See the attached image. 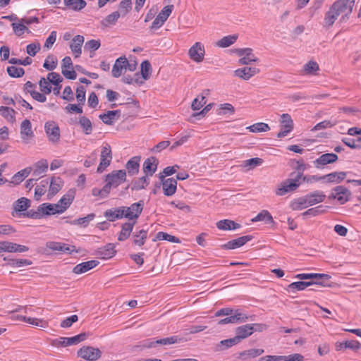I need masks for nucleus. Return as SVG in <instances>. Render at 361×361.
<instances>
[{
    "instance_id": "nucleus-6",
    "label": "nucleus",
    "mask_w": 361,
    "mask_h": 361,
    "mask_svg": "<svg viewBox=\"0 0 361 361\" xmlns=\"http://www.w3.org/2000/svg\"><path fill=\"white\" fill-rule=\"evenodd\" d=\"M78 356L89 361H96L101 357L102 353L99 348L92 346H83L78 350Z\"/></svg>"
},
{
    "instance_id": "nucleus-33",
    "label": "nucleus",
    "mask_w": 361,
    "mask_h": 361,
    "mask_svg": "<svg viewBox=\"0 0 361 361\" xmlns=\"http://www.w3.org/2000/svg\"><path fill=\"white\" fill-rule=\"evenodd\" d=\"M236 336L235 337L238 338L239 342L241 341V340L247 338L250 335L252 334V329L250 325V324L243 325L240 326H238L236 330Z\"/></svg>"
},
{
    "instance_id": "nucleus-27",
    "label": "nucleus",
    "mask_w": 361,
    "mask_h": 361,
    "mask_svg": "<svg viewBox=\"0 0 361 361\" xmlns=\"http://www.w3.org/2000/svg\"><path fill=\"white\" fill-rule=\"evenodd\" d=\"M84 42V37L82 35H76L70 45V48L75 58L79 57L82 53V45Z\"/></svg>"
},
{
    "instance_id": "nucleus-30",
    "label": "nucleus",
    "mask_w": 361,
    "mask_h": 361,
    "mask_svg": "<svg viewBox=\"0 0 361 361\" xmlns=\"http://www.w3.org/2000/svg\"><path fill=\"white\" fill-rule=\"evenodd\" d=\"M135 221L134 222H126L121 226V231L118 234V240L119 241H124L129 238L130 233L133 231L134 225Z\"/></svg>"
},
{
    "instance_id": "nucleus-15",
    "label": "nucleus",
    "mask_w": 361,
    "mask_h": 361,
    "mask_svg": "<svg viewBox=\"0 0 361 361\" xmlns=\"http://www.w3.org/2000/svg\"><path fill=\"white\" fill-rule=\"evenodd\" d=\"M338 157L334 153H326L322 154L319 158L313 161L314 166L317 169L322 168V166L336 162Z\"/></svg>"
},
{
    "instance_id": "nucleus-22",
    "label": "nucleus",
    "mask_w": 361,
    "mask_h": 361,
    "mask_svg": "<svg viewBox=\"0 0 361 361\" xmlns=\"http://www.w3.org/2000/svg\"><path fill=\"white\" fill-rule=\"evenodd\" d=\"M20 135L25 143H27L28 137H33L34 133L32 130V125L28 119H25L20 125Z\"/></svg>"
},
{
    "instance_id": "nucleus-36",
    "label": "nucleus",
    "mask_w": 361,
    "mask_h": 361,
    "mask_svg": "<svg viewBox=\"0 0 361 361\" xmlns=\"http://www.w3.org/2000/svg\"><path fill=\"white\" fill-rule=\"evenodd\" d=\"M216 227L219 230L229 231L239 228L240 227V225L232 220L224 219L218 221L216 223Z\"/></svg>"
},
{
    "instance_id": "nucleus-29",
    "label": "nucleus",
    "mask_w": 361,
    "mask_h": 361,
    "mask_svg": "<svg viewBox=\"0 0 361 361\" xmlns=\"http://www.w3.org/2000/svg\"><path fill=\"white\" fill-rule=\"evenodd\" d=\"M30 200L26 197L18 199L13 203L14 211L12 212V215L14 216V212H25L30 207Z\"/></svg>"
},
{
    "instance_id": "nucleus-59",
    "label": "nucleus",
    "mask_w": 361,
    "mask_h": 361,
    "mask_svg": "<svg viewBox=\"0 0 361 361\" xmlns=\"http://www.w3.org/2000/svg\"><path fill=\"white\" fill-rule=\"evenodd\" d=\"M79 124L86 135H90L92 131V122L85 116H82L79 119Z\"/></svg>"
},
{
    "instance_id": "nucleus-51",
    "label": "nucleus",
    "mask_w": 361,
    "mask_h": 361,
    "mask_svg": "<svg viewBox=\"0 0 361 361\" xmlns=\"http://www.w3.org/2000/svg\"><path fill=\"white\" fill-rule=\"evenodd\" d=\"M308 207L305 196L294 200L290 204L293 210H301Z\"/></svg>"
},
{
    "instance_id": "nucleus-50",
    "label": "nucleus",
    "mask_w": 361,
    "mask_h": 361,
    "mask_svg": "<svg viewBox=\"0 0 361 361\" xmlns=\"http://www.w3.org/2000/svg\"><path fill=\"white\" fill-rule=\"evenodd\" d=\"M183 341V338H180L177 336H173L171 337L164 338L156 340L157 345H169L178 343H180Z\"/></svg>"
},
{
    "instance_id": "nucleus-60",
    "label": "nucleus",
    "mask_w": 361,
    "mask_h": 361,
    "mask_svg": "<svg viewBox=\"0 0 361 361\" xmlns=\"http://www.w3.org/2000/svg\"><path fill=\"white\" fill-rule=\"evenodd\" d=\"M121 14L118 11H114L112 13L108 15L102 21V25L107 27L109 25H114L119 18Z\"/></svg>"
},
{
    "instance_id": "nucleus-18",
    "label": "nucleus",
    "mask_w": 361,
    "mask_h": 361,
    "mask_svg": "<svg viewBox=\"0 0 361 361\" xmlns=\"http://www.w3.org/2000/svg\"><path fill=\"white\" fill-rule=\"evenodd\" d=\"M162 188L166 196H171L176 192L177 180L173 178L162 180Z\"/></svg>"
},
{
    "instance_id": "nucleus-47",
    "label": "nucleus",
    "mask_w": 361,
    "mask_h": 361,
    "mask_svg": "<svg viewBox=\"0 0 361 361\" xmlns=\"http://www.w3.org/2000/svg\"><path fill=\"white\" fill-rule=\"evenodd\" d=\"M61 178L59 177H53L50 182L49 195L51 197L54 196L61 188Z\"/></svg>"
},
{
    "instance_id": "nucleus-23",
    "label": "nucleus",
    "mask_w": 361,
    "mask_h": 361,
    "mask_svg": "<svg viewBox=\"0 0 361 361\" xmlns=\"http://www.w3.org/2000/svg\"><path fill=\"white\" fill-rule=\"evenodd\" d=\"M98 264L99 262L97 260H90L85 262L74 267V268L73 269V272L76 274H81L93 269Z\"/></svg>"
},
{
    "instance_id": "nucleus-54",
    "label": "nucleus",
    "mask_w": 361,
    "mask_h": 361,
    "mask_svg": "<svg viewBox=\"0 0 361 361\" xmlns=\"http://www.w3.org/2000/svg\"><path fill=\"white\" fill-rule=\"evenodd\" d=\"M4 261L7 260L6 265L11 266V267H23V266H26V265H31L32 264V262L31 261H30L28 259H7L6 257H4Z\"/></svg>"
},
{
    "instance_id": "nucleus-40",
    "label": "nucleus",
    "mask_w": 361,
    "mask_h": 361,
    "mask_svg": "<svg viewBox=\"0 0 361 361\" xmlns=\"http://www.w3.org/2000/svg\"><path fill=\"white\" fill-rule=\"evenodd\" d=\"M32 171L31 167H27L13 176L11 183L13 184H19L21 183Z\"/></svg>"
},
{
    "instance_id": "nucleus-63",
    "label": "nucleus",
    "mask_w": 361,
    "mask_h": 361,
    "mask_svg": "<svg viewBox=\"0 0 361 361\" xmlns=\"http://www.w3.org/2000/svg\"><path fill=\"white\" fill-rule=\"evenodd\" d=\"M7 73L12 78H20L24 75L25 71L21 67L11 66L7 67Z\"/></svg>"
},
{
    "instance_id": "nucleus-64",
    "label": "nucleus",
    "mask_w": 361,
    "mask_h": 361,
    "mask_svg": "<svg viewBox=\"0 0 361 361\" xmlns=\"http://www.w3.org/2000/svg\"><path fill=\"white\" fill-rule=\"evenodd\" d=\"M14 114L15 111L13 109L3 106L0 107V114L9 121L14 120Z\"/></svg>"
},
{
    "instance_id": "nucleus-58",
    "label": "nucleus",
    "mask_w": 361,
    "mask_h": 361,
    "mask_svg": "<svg viewBox=\"0 0 361 361\" xmlns=\"http://www.w3.org/2000/svg\"><path fill=\"white\" fill-rule=\"evenodd\" d=\"M23 319V322H27L31 325L39 326L41 328H46L48 326L47 322L37 318L34 317H21Z\"/></svg>"
},
{
    "instance_id": "nucleus-45",
    "label": "nucleus",
    "mask_w": 361,
    "mask_h": 361,
    "mask_svg": "<svg viewBox=\"0 0 361 361\" xmlns=\"http://www.w3.org/2000/svg\"><path fill=\"white\" fill-rule=\"evenodd\" d=\"M147 237V230H140L138 232L133 235V243L138 246H142L145 244Z\"/></svg>"
},
{
    "instance_id": "nucleus-48",
    "label": "nucleus",
    "mask_w": 361,
    "mask_h": 361,
    "mask_svg": "<svg viewBox=\"0 0 361 361\" xmlns=\"http://www.w3.org/2000/svg\"><path fill=\"white\" fill-rule=\"evenodd\" d=\"M262 163V159L255 157L244 161L243 162L242 166L245 168L247 171H250L258 166H260Z\"/></svg>"
},
{
    "instance_id": "nucleus-55",
    "label": "nucleus",
    "mask_w": 361,
    "mask_h": 361,
    "mask_svg": "<svg viewBox=\"0 0 361 361\" xmlns=\"http://www.w3.org/2000/svg\"><path fill=\"white\" fill-rule=\"evenodd\" d=\"M237 38H238V36L235 35H228V36L224 37L220 40H219L217 42L216 44L219 47L226 48V47H228L231 46V44H233L236 41Z\"/></svg>"
},
{
    "instance_id": "nucleus-57",
    "label": "nucleus",
    "mask_w": 361,
    "mask_h": 361,
    "mask_svg": "<svg viewBox=\"0 0 361 361\" xmlns=\"http://www.w3.org/2000/svg\"><path fill=\"white\" fill-rule=\"evenodd\" d=\"M338 16L337 13L333 10L331 6L329 10L326 13L324 17V23L325 25L328 27H331L334 25L336 20L338 18Z\"/></svg>"
},
{
    "instance_id": "nucleus-43",
    "label": "nucleus",
    "mask_w": 361,
    "mask_h": 361,
    "mask_svg": "<svg viewBox=\"0 0 361 361\" xmlns=\"http://www.w3.org/2000/svg\"><path fill=\"white\" fill-rule=\"evenodd\" d=\"M310 286H312V283L308 281H296L289 284L287 287V290L290 292L295 293L297 290H303Z\"/></svg>"
},
{
    "instance_id": "nucleus-2",
    "label": "nucleus",
    "mask_w": 361,
    "mask_h": 361,
    "mask_svg": "<svg viewBox=\"0 0 361 361\" xmlns=\"http://www.w3.org/2000/svg\"><path fill=\"white\" fill-rule=\"evenodd\" d=\"M354 5V0H338L332 4L331 8L338 16H341V20L345 21L352 13Z\"/></svg>"
},
{
    "instance_id": "nucleus-52",
    "label": "nucleus",
    "mask_w": 361,
    "mask_h": 361,
    "mask_svg": "<svg viewBox=\"0 0 361 361\" xmlns=\"http://www.w3.org/2000/svg\"><path fill=\"white\" fill-rule=\"evenodd\" d=\"M119 114V111H109L107 113L101 114L100 119L107 125H111L113 121L116 119V116Z\"/></svg>"
},
{
    "instance_id": "nucleus-62",
    "label": "nucleus",
    "mask_w": 361,
    "mask_h": 361,
    "mask_svg": "<svg viewBox=\"0 0 361 361\" xmlns=\"http://www.w3.org/2000/svg\"><path fill=\"white\" fill-rule=\"evenodd\" d=\"M342 142L352 149L361 148V137L356 139L345 137L342 139Z\"/></svg>"
},
{
    "instance_id": "nucleus-46",
    "label": "nucleus",
    "mask_w": 361,
    "mask_h": 361,
    "mask_svg": "<svg viewBox=\"0 0 361 361\" xmlns=\"http://www.w3.org/2000/svg\"><path fill=\"white\" fill-rule=\"evenodd\" d=\"M295 278L300 280L317 279H330L331 276L325 274H298Z\"/></svg>"
},
{
    "instance_id": "nucleus-3",
    "label": "nucleus",
    "mask_w": 361,
    "mask_h": 361,
    "mask_svg": "<svg viewBox=\"0 0 361 361\" xmlns=\"http://www.w3.org/2000/svg\"><path fill=\"white\" fill-rule=\"evenodd\" d=\"M144 207V201L140 200L132 204L130 207H121L123 217L128 220H136L142 213Z\"/></svg>"
},
{
    "instance_id": "nucleus-1",
    "label": "nucleus",
    "mask_w": 361,
    "mask_h": 361,
    "mask_svg": "<svg viewBox=\"0 0 361 361\" xmlns=\"http://www.w3.org/2000/svg\"><path fill=\"white\" fill-rule=\"evenodd\" d=\"M295 173L290 174V178L282 181L277 185L275 194L277 196H283L287 193L295 191L301 184L302 174L300 173L293 177Z\"/></svg>"
},
{
    "instance_id": "nucleus-42",
    "label": "nucleus",
    "mask_w": 361,
    "mask_h": 361,
    "mask_svg": "<svg viewBox=\"0 0 361 361\" xmlns=\"http://www.w3.org/2000/svg\"><path fill=\"white\" fill-rule=\"evenodd\" d=\"M47 79L49 82V84H52L55 85V87L53 90H60L61 89V82L63 80L62 77L59 75V73L56 72L49 73L47 75Z\"/></svg>"
},
{
    "instance_id": "nucleus-56",
    "label": "nucleus",
    "mask_w": 361,
    "mask_h": 361,
    "mask_svg": "<svg viewBox=\"0 0 361 361\" xmlns=\"http://www.w3.org/2000/svg\"><path fill=\"white\" fill-rule=\"evenodd\" d=\"M11 26L13 30V32L15 33L16 35H17L18 37H20L21 35H23L25 33V32H26L27 33L31 32V31L29 30V28H27V27L26 25H25L23 23H20V22H18V23H13L11 24Z\"/></svg>"
},
{
    "instance_id": "nucleus-24",
    "label": "nucleus",
    "mask_w": 361,
    "mask_h": 361,
    "mask_svg": "<svg viewBox=\"0 0 361 361\" xmlns=\"http://www.w3.org/2000/svg\"><path fill=\"white\" fill-rule=\"evenodd\" d=\"M259 72V69L255 67H244L238 68L235 71V75L243 78L244 80H248L251 77L254 76Z\"/></svg>"
},
{
    "instance_id": "nucleus-61",
    "label": "nucleus",
    "mask_w": 361,
    "mask_h": 361,
    "mask_svg": "<svg viewBox=\"0 0 361 361\" xmlns=\"http://www.w3.org/2000/svg\"><path fill=\"white\" fill-rule=\"evenodd\" d=\"M57 59L53 55H49L45 59L43 67L48 71H53L57 66Z\"/></svg>"
},
{
    "instance_id": "nucleus-28",
    "label": "nucleus",
    "mask_w": 361,
    "mask_h": 361,
    "mask_svg": "<svg viewBox=\"0 0 361 361\" xmlns=\"http://www.w3.org/2000/svg\"><path fill=\"white\" fill-rule=\"evenodd\" d=\"M308 206H312L316 204L322 202L325 199V195L320 191H314L312 193L305 195Z\"/></svg>"
},
{
    "instance_id": "nucleus-35",
    "label": "nucleus",
    "mask_w": 361,
    "mask_h": 361,
    "mask_svg": "<svg viewBox=\"0 0 361 361\" xmlns=\"http://www.w3.org/2000/svg\"><path fill=\"white\" fill-rule=\"evenodd\" d=\"M264 353L263 349H249L244 350L239 353L238 357L241 359L242 360H247L248 359L255 358L256 357H258Z\"/></svg>"
},
{
    "instance_id": "nucleus-14",
    "label": "nucleus",
    "mask_w": 361,
    "mask_h": 361,
    "mask_svg": "<svg viewBox=\"0 0 361 361\" xmlns=\"http://www.w3.org/2000/svg\"><path fill=\"white\" fill-rule=\"evenodd\" d=\"M248 319V317L240 312L238 310H235L234 314L229 316L223 319H220L218 322V324L220 325L226 324H239L247 322Z\"/></svg>"
},
{
    "instance_id": "nucleus-41",
    "label": "nucleus",
    "mask_w": 361,
    "mask_h": 361,
    "mask_svg": "<svg viewBox=\"0 0 361 361\" xmlns=\"http://www.w3.org/2000/svg\"><path fill=\"white\" fill-rule=\"evenodd\" d=\"M34 167L35 169L32 172V176L35 177H39L42 173L47 171L48 161L46 159H41L35 164Z\"/></svg>"
},
{
    "instance_id": "nucleus-26",
    "label": "nucleus",
    "mask_w": 361,
    "mask_h": 361,
    "mask_svg": "<svg viewBox=\"0 0 361 361\" xmlns=\"http://www.w3.org/2000/svg\"><path fill=\"white\" fill-rule=\"evenodd\" d=\"M106 97L109 102H113L114 100L119 99V105L133 103L136 108H139V102L137 101L133 100L130 97H128L126 100H125L124 99H121V95L118 92H107Z\"/></svg>"
},
{
    "instance_id": "nucleus-11",
    "label": "nucleus",
    "mask_w": 361,
    "mask_h": 361,
    "mask_svg": "<svg viewBox=\"0 0 361 361\" xmlns=\"http://www.w3.org/2000/svg\"><path fill=\"white\" fill-rule=\"evenodd\" d=\"M29 248L25 245H19L9 241L0 242V253L2 252H24Z\"/></svg>"
},
{
    "instance_id": "nucleus-39",
    "label": "nucleus",
    "mask_w": 361,
    "mask_h": 361,
    "mask_svg": "<svg viewBox=\"0 0 361 361\" xmlns=\"http://www.w3.org/2000/svg\"><path fill=\"white\" fill-rule=\"evenodd\" d=\"M149 178L146 176L135 179L134 180L132 181L131 190H140L145 189L149 184Z\"/></svg>"
},
{
    "instance_id": "nucleus-31",
    "label": "nucleus",
    "mask_w": 361,
    "mask_h": 361,
    "mask_svg": "<svg viewBox=\"0 0 361 361\" xmlns=\"http://www.w3.org/2000/svg\"><path fill=\"white\" fill-rule=\"evenodd\" d=\"M346 176L345 172H334L322 176L320 178L325 180L326 183H338L345 179Z\"/></svg>"
},
{
    "instance_id": "nucleus-5",
    "label": "nucleus",
    "mask_w": 361,
    "mask_h": 361,
    "mask_svg": "<svg viewBox=\"0 0 361 361\" xmlns=\"http://www.w3.org/2000/svg\"><path fill=\"white\" fill-rule=\"evenodd\" d=\"M112 160L111 149L109 144H105L101 151L100 163L97 167V173H102L107 168Z\"/></svg>"
},
{
    "instance_id": "nucleus-16",
    "label": "nucleus",
    "mask_w": 361,
    "mask_h": 361,
    "mask_svg": "<svg viewBox=\"0 0 361 361\" xmlns=\"http://www.w3.org/2000/svg\"><path fill=\"white\" fill-rule=\"evenodd\" d=\"M152 74V66L149 61L145 60L141 63L140 73H136V77L140 84H144L145 81L150 78Z\"/></svg>"
},
{
    "instance_id": "nucleus-10",
    "label": "nucleus",
    "mask_w": 361,
    "mask_h": 361,
    "mask_svg": "<svg viewBox=\"0 0 361 361\" xmlns=\"http://www.w3.org/2000/svg\"><path fill=\"white\" fill-rule=\"evenodd\" d=\"M204 53V47L200 42H195L188 51L190 58L197 63L203 61Z\"/></svg>"
},
{
    "instance_id": "nucleus-19",
    "label": "nucleus",
    "mask_w": 361,
    "mask_h": 361,
    "mask_svg": "<svg viewBox=\"0 0 361 361\" xmlns=\"http://www.w3.org/2000/svg\"><path fill=\"white\" fill-rule=\"evenodd\" d=\"M116 251L115 250V245L113 243H108L105 246L99 248L97 250V255L104 259H107L113 257Z\"/></svg>"
},
{
    "instance_id": "nucleus-20",
    "label": "nucleus",
    "mask_w": 361,
    "mask_h": 361,
    "mask_svg": "<svg viewBox=\"0 0 361 361\" xmlns=\"http://www.w3.org/2000/svg\"><path fill=\"white\" fill-rule=\"evenodd\" d=\"M140 157L135 156L129 159L126 164V169L129 176H133L138 173L140 169Z\"/></svg>"
},
{
    "instance_id": "nucleus-21",
    "label": "nucleus",
    "mask_w": 361,
    "mask_h": 361,
    "mask_svg": "<svg viewBox=\"0 0 361 361\" xmlns=\"http://www.w3.org/2000/svg\"><path fill=\"white\" fill-rule=\"evenodd\" d=\"M251 235H244L233 240L228 241L226 244L222 245L224 249H235L244 245L247 242L252 240Z\"/></svg>"
},
{
    "instance_id": "nucleus-9",
    "label": "nucleus",
    "mask_w": 361,
    "mask_h": 361,
    "mask_svg": "<svg viewBox=\"0 0 361 361\" xmlns=\"http://www.w3.org/2000/svg\"><path fill=\"white\" fill-rule=\"evenodd\" d=\"M281 130L278 133L277 137L281 138L288 135L293 128V122L290 116L283 114L281 116Z\"/></svg>"
},
{
    "instance_id": "nucleus-34",
    "label": "nucleus",
    "mask_w": 361,
    "mask_h": 361,
    "mask_svg": "<svg viewBox=\"0 0 361 361\" xmlns=\"http://www.w3.org/2000/svg\"><path fill=\"white\" fill-rule=\"evenodd\" d=\"M238 338H237L235 336L231 338L225 339L221 341L216 345L215 350L216 351H223L239 343Z\"/></svg>"
},
{
    "instance_id": "nucleus-4",
    "label": "nucleus",
    "mask_w": 361,
    "mask_h": 361,
    "mask_svg": "<svg viewBox=\"0 0 361 361\" xmlns=\"http://www.w3.org/2000/svg\"><path fill=\"white\" fill-rule=\"evenodd\" d=\"M44 130L48 140L52 144H57L60 140V128L54 121H48L44 124Z\"/></svg>"
},
{
    "instance_id": "nucleus-8",
    "label": "nucleus",
    "mask_w": 361,
    "mask_h": 361,
    "mask_svg": "<svg viewBox=\"0 0 361 361\" xmlns=\"http://www.w3.org/2000/svg\"><path fill=\"white\" fill-rule=\"evenodd\" d=\"M173 9V5L166 6L154 18L150 28L157 30L161 27L171 15Z\"/></svg>"
},
{
    "instance_id": "nucleus-7",
    "label": "nucleus",
    "mask_w": 361,
    "mask_h": 361,
    "mask_svg": "<svg viewBox=\"0 0 361 361\" xmlns=\"http://www.w3.org/2000/svg\"><path fill=\"white\" fill-rule=\"evenodd\" d=\"M126 170H116L106 176L105 181L109 183L113 188H117L122 183L126 180Z\"/></svg>"
},
{
    "instance_id": "nucleus-49",
    "label": "nucleus",
    "mask_w": 361,
    "mask_h": 361,
    "mask_svg": "<svg viewBox=\"0 0 361 361\" xmlns=\"http://www.w3.org/2000/svg\"><path fill=\"white\" fill-rule=\"evenodd\" d=\"M247 129L249 130L250 132L257 133L269 131L270 130V127L268 124L260 122L247 127Z\"/></svg>"
},
{
    "instance_id": "nucleus-12",
    "label": "nucleus",
    "mask_w": 361,
    "mask_h": 361,
    "mask_svg": "<svg viewBox=\"0 0 361 361\" xmlns=\"http://www.w3.org/2000/svg\"><path fill=\"white\" fill-rule=\"evenodd\" d=\"M87 337V334L85 332L71 338H60V340L54 341V345L60 344L62 346H68L78 344L85 341Z\"/></svg>"
},
{
    "instance_id": "nucleus-17",
    "label": "nucleus",
    "mask_w": 361,
    "mask_h": 361,
    "mask_svg": "<svg viewBox=\"0 0 361 361\" xmlns=\"http://www.w3.org/2000/svg\"><path fill=\"white\" fill-rule=\"evenodd\" d=\"M158 159L155 157H151L147 159L143 164V172L145 176H152L157 169Z\"/></svg>"
},
{
    "instance_id": "nucleus-32",
    "label": "nucleus",
    "mask_w": 361,
    "mask_h": 361,
    "mask_svg": "<svg viewBox=\"0 0 361 361\" xmlns=\"http://www.w3.org/2000/svg\"><path fill=\"white\" fill-rule=\"evenodd\" d=\"M47 246L52 250H58L63 252L71 253L75 251L74 246H69L64 243L49 242L47 243Z\"/></svg>"
},
{
    "instance_id": "nucleus-37",
    "label": "nucleus",
    "mask_w": 361,
    "mask_h": 361,
    "mask_svg": "<svg viewBox=\"0 0 361 361\" xmlns=\"http://www.w3.org/2000/svg\"><path fill=\"white\" fill-rule=\"evenodd\" d=\"M74 199V192L69 191L67 194L64 195L58 202L59 205L61 209H63V212L70 207Z\"/></svg>"
},
{
    "instance_id": "nucleus-25",
    "label": "nucleus",
    "mask_w": 361,
    "mask_h": 361,
    "mask_svg": "<svg viewBox=\"0 0 361 361\" xmlns=\"http://www.w3.org/2000/svg\"><path fill=\"white\" fill-rule=\"evenodd\" d=\"M125 64H128V59L125 56L118 58L111 70V74L114 78H118L122 74V71L125 69Z\"/></svg>"
},
{
    "instance_id": "nucleus-53",
    "label": "nucleus",
    "mask_w": 361,
    "mask_h": 361,
    "mask_svg": "<svg viewBox=\"0 0 361 361\" xmlns=\"http://www.w3.org/2000/svg\"><path fill=\"white\" fill-rule=\"evenodd\" d=\"M261 221H264L267 223H274L273 217L267 210L261 211L255 218L252 219V222Z\"/></svg>"
},
{
    "instance_id": "nucleus-13",
    "label": "nucleus",
    "mask_w": 361,
    "mask_h": 361,
    "mask_svg": "<svg viewBox=\"0 0 361 361\" xmlns=\"http://www.w3.org/2000/svg\"><path fill=\"white\" fill-rule=\"evenodd\" d=\"M350 192L345 187L339 185L333 189L331 196L336 199L341 204H344L349 200Z\"/></svg>"
},
{
    "instance_id": "nucleus-44",
    "label": "nucleus",
    "mask_w": 361,
    "mask_h": 361,
    "mask_svg": "<svg viewBox=\"0 0 361 361\" xmlns=\"http://www.w3.org/2000/svg\"><path fill=\"white\" fill-rule=\"evenodd\" d=\"M247 51H247L245 54L238 60L239 64L249 65L252 62H257L258 61V59L253 54V51L251 48H250Z\"/></svg>"
},
{
    "instance_id": "nucleus-38",
    "label": "nucleus",
    "mask_w": 361,
    "mask_h": 361,
    "mask_svg": "<svg viewBox=\"0 0 361 361\" xmlns=\"http://www.w3.org/2000/svg\"><path fill=\"white\" fill-rule=\"evenodd\" d=\"M104 216L110 221L124 218L121 207L114 209H107L104 212Z\"/></svg>"
}]
</instances>
